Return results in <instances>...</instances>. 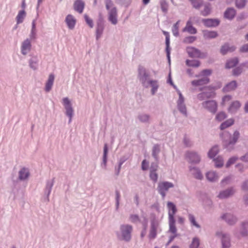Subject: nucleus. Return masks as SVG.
Returning <instances> with one entry per match:
<instances>
[{"mask_svg":"<svg viewBox=\"0 0 248 248\" xmlns=\"http://www.w3.org/2000/svg\"><path fill=\"white\" fill-rule=\"evenodd\" d=\"M219 137L222 141L223 148L231 152L234 149V145L240 137V133L236 130L232 135L229 132L225 131L219 134Z\"/></svg>","mask_w":248,"mask_h":248,"instance_id":"obj_1","label":"nucleus"},{"mask_svg":"<svg viewBox=\"0 0 248 248\" xmlns=\"http://www.w3.org/2000/svg\"><path fill=\"white\" fill-rule=\"evenodd\" d=\"M105 20L101 12L98 13V18L96 20V28L95 32V39L98 41L102 37L105 28Z\"/></svg>","mask_w":248,"mask_h":248,"instance_id":"obj_2","label":"nucleus"},{"mask_svg":"<svg viewBox=\"0 0 248 248\" xmlns=\"http://www.w3.org/2000/svg\"><path fill=\"white\" fill-rule=\"evenodd\" d=\"M186 52L188 57L191 58H197L205 59L207 58L208 53L206 52H202L199 49L195 46H188L186 47Z\"/></svg>","mask_w":248,"mask_h":248,"instance_id":"obj_3","label":"nucleus"},{"mask_svg":"<svg viewBox=\"0 0 248 248\" xmlns=\"http://www.w3.org/2000/svg\"><path fill=\"white\" fill-rule=\"evenodd\" d=\"M138 78L144 87L147 84L150 79V74L143 66L139 65L138 68Z\"/></svg>","mask_w":248,"mask_h":248,"instance_id":"obj_4","label":"nucleus"},{"mask_svg":"<svg viewBox=\"0 0 248 248\" xmlns=\"http://www.w3.org/2000/svg\"><path fill=\"white\" fill-rule=\"evenodd\" d=\"M62 104L65 109V114L68 117V124H70L74 114V110L70 99L66 97L62 99Z\"/></svg>","mask_w":248,"mask_h":248,"instance_id":"obj_5","label":"nucleus"},{"mask_svg":"<svg viewBox=\"0 0 248 248\" xmlns=\"http://www.w3.org/2000/svg\"><path fill=\"white\" fill-rule=\"evenodd\" d=\"M123 240L125 242H129L131 239V233L133 227L129 224H123L120 226Z\"/></svg>","mask_w":248,"mask_h":248,"instance_id":"obj_6","label":"nucleus"},{"mask_svg":"<svg viewBox=\"0 0 248 248\" xmlns=\"http://www.w3.org/2000/svg\"><path fill=\"white\" fill-rule=\"evenodd\" d=\"M202 107L209 112L215 114L217 112L218 104L215 100H207L203 101L202 103Z\"/></svg>","mask_w":248,"mask_h":248,"instance_id":"obj_7","label":"nucleus"},{"mask_svg":"<svg viewBox=\"0 0 248 248\" xmlns=\"http://www.w3.org/2000/svg\"><path fill=\"white\" fill-rule=\"evenodd\" d=\"M174 187L172 183L169 181L160 182L158 184L157 190L158 193L164 198L166 195V192L170 188Z\"/></svg>","mask_w":248,"mask_h":248,"instance_id":"obj_8","label":"nucleus"},{"mask_svg":"<svg viewBox=\"0 0 248 248\" xmlns=\"http://www.w3.org/2000/svg\"><path fill=\"white\" fill-rule=\"evenodd\" d=\"M202 22L206 28H214L220 24V20L217 18H202Z\"/></svg>","mask_w":248,"mask_h":248,"instance_id":"obj_9","label":"nucleus"},{"mask_svg":"<svg viewBox=\"0 0 248 248\" xmlns=\"http://www.w3.org/2000/svg\"><path fill=\"white\" fill-rule=\"evenodd\" d=\"M186 155V157L189 160V163L190 164H197L201 162V156L196 152L187 151Z\"/></svg>","mask_w":248,"mask_h":248,"instance_id":"obj_10","label":"nucleus"},{"mask_svg":"<svg viewBox=\"0 0 248 248\" xmlns=\"http://www.w3.org/2000/svg\"><path fill=\"white\" fill-rule=\"evenodd\" d=\"M55 178L51 180H47L46 182V185L44 191V201L48 202L49 201V195L51 193L52 188L54 185Z\"/></svg>","mask_w":248,"mask_h":248,"instance_id":"obj_11","label":"nucleus"},{"mask_svg":"<svg viewBox=\"0 0 248 248\" xmlns=\"http://www.w3.org/2000/svg\"><path fill=\"white\" fill-rule=\"evenodd\" d=\"M108 21L112 25H115L118 23L117 9L116 7H112L108 13Z\"/></svg>","mask_w":248,"mask_h":248,"instance_id":"obj_12","label":"nucleus"},{"mask_svg":"<svg viewBox=\"0 0 248 248\" xmlns=\"http://www.w3.org/2000/svg\"><path fill=\"white\" fill-rule=\"evenodd\" d=\"M236 47L232 45L230 46L229 43L226 42L220 47L219 52L221 55L225 56L228 53H232L235 51Z\"/></svg>","mask_w":248,"mask_h":248,"instance_id":"obj_13","label":"nucleus"},{"mask_svg":"<svg viewBox=\"0 0 248 248\" xmlns=\"http://www.w3.org/2000/svg\"><path fill=\"white\" fill-rule=\"evenodd\" d=\"M237 14L236 10L232 7L227 8L223 13V17L229 20H232Z\"/></svg>","mask_w":248,"mask_h":248,"instance_id":"obj_14","label":"nucleus"},{"mask_svg":"<svg viewBox=\"0 0 248 248\" xmlns=\"http://www.w3.org/2000/svg\"><path fill=\"white\" fill-rule=\"evenodd\" d=\"M234 193V188L232 186L220 191L217 195V197L220 199H227L232 196Z\"/></svg>","mask_w":248,"mask_h":248,"instance_id":"obj_15","label":"nucleus"},{"mask_svg":"<svg viewBox=\"0 0 248 248\" xmlns=\"http://www.w3.org/2000/svg\"><path fill=\"white\" fill-rule=\"evenodd\" d=\"M109 151L108 145V143H105L103 147V152L102 156V162L101 166L103 168L106 169L107 166V162L108 160V154Z\"/></svg>","mask_w":248,"mask_h":248,"instance_id":"obj_16","label":"nucleus"},{"mask_svg":"<svg viewBox=\"0 0 248 248\" xmlns=\"http://www.w3.org/2000/svg\"><path fill=\"white\" fill-rule=\"evenodd\" d=\"M182 31L187 32L192 34H195L197 33V29L193 26L191 18L187 21L186 26L182 29Z\"/></svg>","mask_w":248,"mask_h":248,"instance_id":"obj_17","label":"nucleus"},{"mask_svg":"<svg viewBox=\"0 0 248 248\" xmlns=\"http://www.w3.org/2000/svg\"><path fill=\"white\" fill-rule=\"evenodd\" d=\"M238 87V83L236 80H233L227 83L222 88L223 93H228L234 91Z\"/></svg>","mask_w":248,"mask_h":248,"instance_id":"obj_18","label":"nucleus"},{"mask_svg":"<svg viewBox=\"0 0 248 248\" xmlns=\"http://www.w3.org/2000/svg\"><path fill=\"white\" fill-rule=\"evenodd\" d=\"M149 86L152 88L151 90L152 95H155L159 88L158 81L153 79L149 80L147 84L144 87V88H148Z\"/></svg>","mask_w":248,"mask_h":248,"instance_id":"obj_19","label":"nucleus"},{"mask_svg":"<svg viewBox=\"0 0 248 248\" xmlns=\"http://www.w3.org/2000/svg\"><path fill=\"white\" fill-rule=\"evenodd\" d=\"M239 62V59L238 57H235L228 59L225 64V68L226 69H230L236 66Z\"/></svg>","mask_w":248,"mask_h":248,"instance_id":"obj_20","label":"nucleus"},{"mask_svg":"<svg viewBox=\"0 0 248 248\" xmlns=\"http://www.w3.org/2000/svg\"><path fill=\"white\" fill-rule=\"evenodd\" d=\"M65 22L70 30L74 29L77 23V19L71 14H68L65 17Z\"/></svg>","mask_w":248,"mask_h":248,"instance_id":"obj_21","label":"nucleus"},{"mask_svg":"<svg viewBox=\"0 0 248 248\" xmlns=\"http://www.w3.org/2000/svg\"><path fill=\"white\" fill-rule=\"evenodd\" d=\"M30 175L29 169L26 167H23L18 172V179L19 181H24L27 180Z\"/></svg>","mask_w":248,"mask_h":248,"instance_id":"obj_22","label":"nucleus"},{"mask_svg":"<svg viewBox=\"0 0 248 248\" xmlns=\"http://www.w3.org/2000/svg\"><path fill=\"white\" fill-rule=\"evenodd\" d=\"M203 37L205 39H212L217 38L219 34L217 31L204 30L202 31Z\"/></svg>","mask_w":248,"mask_h":248,"instance_id":"obj_23","label":"nucleus"},{"mask_svg":"<svg viewBox=\"0 0 248 248\" xmlns=\"http://www.w3.org/2000/svg\"><path fill=\"white\" fill-rule=\"evenodd\" d=\"M210 81V79L208 77H203L202 78L195 79L191 81V85L194 87H198L203 85H206L208 84Z\"/></svg>","mask_w":248,"mask_h":248,"instance_id":"obj_24","label":"nucleus"},{"mask_svg":"<svg viewBox=\"0 0 248 248\" xmlns=\"http://www.w3.org/2000/svg\"><path fill=\"white\" fill-rule=\"evenodd\" d=\"M85 6V3L82 0H76L73 4L74 10L79 14L83 12Z\"/></svg>","mask_w":248,"mask_h":248,"instance_id":"obj_25","label":"nucleus"},{"mask_svg":"<svg viewBox=\"0 0 248 248\" xmlns=\"http://www.w3.org/2000/svg\"><path fill=\"white\" fill-rule=\"evenodd\" d=\"M55 79V76L53 74H50L48 78L45 83V91L48 93L49 92L52 88Z\"/></svg>","mask_w":248,"mask_h":248,"instance_id":"obj_26","label":"nucleus"},{"mask_svg":"<svg viewBox=\"0 0 248 248\" xmlns=\"http://www.w3.org/2000/svg\"><path fill=\"white\" fill-rule=\"evenodd\" d=\"M205 177L206 179L210 182L215 183L218 181V175L216 171H209L206 172Z\"/></svg>","mask_w":248,"mask_h":248,"instance_id":"obj_27","label":"nucleus"},{"mask_svg":"<svg viewBox=\"0 0 248 248\" xmlns=\"http://www.w3.org/2000/svg\"><path fill=\"white\" fill-rule=\"evenodd\" d=\"M219 145L215 144L208 151L207 156L210 159L216 158V156L219 153Z\"/></svg>","mask_w":248,"mask_h":248,"instance_id":"obj_28","label":"nucleus"},{"mask_svg":"<svg viewBox=\"0 0 248 248\" xmlns=\"http://www.w3.org/2000/svg\"><path fill=\"white\" fill-rule=\"evenodd\" d=\"M189 170L190 171L194 170L195 171L192 173L194 177L199 180H202L203 179V176L200 169L195 166H189Z\"/></svg>","mask_w":248,"mask_h":248,"instance_id":"obj_29","label":"nucleus"},{"mask_svg":"<svg viewBox=\"0 0 248 248\" xmlns=\"http://www.w3.org/2000/svg\"><path fill=\"white\" fill-rule=\"evenodd\" d=\"M31 47V44L29 39H26L22 44L21 49V53L25 55L27 54V50L30 51Z\"/></svg>","mask_w":248,"mask_h":248,"instance_id":"obj_30","label":"nucleus"},{"mask_svg":"<svg viewBox=\"0 0 248 248\" xmlns=\"http://www.w3.org/2000/svg\"><path fill=\"white\" fill-rule=\"evenodd\" d=\"M160 151V145L158 143L155 144L152 148V155L157 162H158L159 160L158 154Z\"/></svg>","mask_w":248,"mask_h":248,"instance_id":"obj_31","label":"nucleus"},{"mask_svg":"<svg viewBox=\"0 0 248 248\" xmlns=\"http://www.w3.org/2000/svg\"><path fill=\"white\" fill-rule=\"evenodd\" d=\"M234 124V119L233 118H230L226 120V121L222 122L220 126L219 129L221 130H223L227 128H228Z\"/></svg>","mask_w":248,"mask_h":248,"instance_id":"obj_32","label":"nucleus"},{"mask_svg":"<svg viewBox=\"0 0 248 248\" xmlns=\"http://www.w3.org/2000/svg\"><path fill=\"white\" fill-rule=\"evenodd\" d=\"M221 241L222 248H229L231 247L230 238L229 234H223Z\"/></svg>","mask_w":248,"mask_h":248,"instance_id":"obj_33","label":"nucleus"},{"mask_svg":"<svg viewBox=\"0 0 248 248\" xmlns=\"http://www.w3.org/2000/svg\"><path fill=\"white\" fill-rule=\"evenodd\" d=\"M185 62L186 66L195 68L199 67L201 63L199 60L196 59H186Z\"/></svg>","mask_w":248,"mask_h":248,"instance_id":"obj_34","label":"nucleus"},{"mask_svg":"<svg viewBox=\"0 0 248 248\" xmlns=\"http://www.w3.org/2000/svg\"><path fill=\"white\" fill-rule=\"evenodd\" d=\"M38 58L37 56H32L29 61V66L33 70L37 69Z\"/></svg>","mask_w":248,"mask_h":248,"instance_id":"obj_35","label":"nucleus"},{"mask_svg":"<svg viewBox=\"0 0 248 248\" xmlns=\"http://www.w3.org/2000/svg\"><path fill=\"white\" fill-rule=\"evenodd\" d=\"M26 16V12L25 10H20L16 16V21L17 24H19L23 22V20Z\"/></svg>","mask_w":248,"mask_h":248,"instance_id":"obj_36","label":"nucleus"},{"mask_svg":"<svg viewBox=\"0 0 248 248\" xmlns=\"http://www.w3.org/2000/svg\"><path fill=\"white\" fill-rule=\"evenodd\" d=\"M167 207L168 208V214L175 215L177 212V209L176 205L172 202H168L167 203Z\"/></svg>","mask_w":248,"mask_h":248,"instance_id":"obj_37","label":"nucleus"},{"mask_svg":"<svg viewBox=\"0 0 248 248\" xmlns=\"http://www.w3.org/2000/svg\"><path fill=\"white\" fill-rule=\"evenodd\" d=\"M240 233L243 237H247L248 235V222L242 223Z\"/></svg>","mask_w":248,"mask_h":248,"instance_id":"obj_38","label":"nucleus"},{"mask_svg":"<svg viewBox=\"0 0 248 248\" xmlns=\"http://www.w3.org/2000/svg\"><path fill=\"white\" fill-rule=\"evenodd\" d=\"M213 160L215 163V167L216 168L219 169L223 166L224 160L221 156L218 155L217 157L214 158Z\"/></svg>","mask_w":248,"mask_h":248,"instance_id":"obj_39","label":"nucleus"},{"mask_svg":"<svg viewBox=\"0 0 248 248\" xmlns=\"http://www.w3.org/2000/svg\"><path fill=\"white\" fill-rule=\"evenodd\" d=\"M196 196L198 198L199 201L202 202L209 197L208 194L206 192L202 191H197Z\"/></svg>","mask_w":248,"mask_h":248,"instance_id":"obj_40","label":"nucleus"},{"mask_svg":"<svg viewBox=\"0 0 248 248\" xmlns=\"http://www.w3.org/2000/svg\"><path fill=\"white\" fill-rule=\"evenodd\" d=\"M243 67L241 64L238 66L234 67L232 70V75L234 77L239 76L243 72Z\"/></svg>","mask_w":248,"mask_h":248,"instance_id":"obj_41","label":"nucleus"},{"mask_svg":"<svg viewBox=\"0 0 248 248\" xmlns=\"http://www.w3.org/2000/svg\"><path fill=\"white\" fill-rule=\"evenodd\" d=\"M142 224V230L140 233V237L143 238L146 235V231L148 227V219L146 217H144L143 221Z\"/></svg>","mask_w":248,"mask_h":248,"instance_id":"obj_42","label":"nucleus"},{"mask_svg":"<svg viewBox=\"0 0 248 248\" xmlns=\"http://www.w3.org/2000/svg\"><path fill=\"white\" fill-rule=\"evenodd\" d=\"M241 106V104L240 101L237 100L232 101L229 106L228 110L229 112H230L232 109H238L240 108Z\"/></svg>","mask_w":248,"mask_h":248,"instance_id":"obj_43","label":"nucleus"},{"mask_svg":"<svg viewBox=\"0 0 248 248\" xmlns=\"http://www.w3.org/2000/svg\"><path fill=\"white\" fill-rule=\"evenodd\" d=\"M227 117V115L226 113L223 111H219L217 113L215 117V119L218 122H220L222 121L223 120L225 119Z\"/></svg>","mask_w":248,"mask_h":248,"instance_id":"obj_44","label":"nucleus"},{"mask_svg":"<svg viewBox=\"0 0 248 248\" xmlns=\"http://www.w3.org/2000/svg\"><path fill=\"white\" fill-rule=\"evenodd\" d=\"M197 39V37L196 36H188L183 39L182 42L185 44H191L194 42Z\"/></svg>","mask_w":248,"mask_h":248,"instance_id":"obj_45","label":"nucleus"},{"mask_svg":"<svg viewBox=\"0 0 248 248\" xmlns=\"http://www.w3.org/2000/svg\"><path fill=\"white\" fill-rule=\"evenodd\" d=\"M180 22V20H178L172 27L171 31L173 35L175 37H178L179 35V26Z\"/></svg>","mask_w":248,"mask_h":248,"instance_id":"obj_46","label":"nucleus"},{"mask_svg":"<svg viewBox=\"0 0 248 248\" xmlns=\"http://www.w3.org/2000/svg\"><path fill=\"white\" fill-rule=\"evenodd\" d=\"M158 226V223L156 219L155 215L152 214L151 215L150 229L157 230Z\"/></svg>","mask_w":248,"mask_h":248,"instance_id":"obj_47","label":"nucleus"},{"mask_svg":"<svg viewBox=\"0 0 248 248\" xmlns=\"http://www.w3.org/2000/svg\"><path fill=\"white\" fill-rule=\"evenodd\" d=\"M247 3V0H235V7L238 9L244 8Z\"/></svg>","mask_w":248,"mask_h":248,"instance_id":"obj_48","label":"nucleus"},{"mask_svg":"<svg viewBox=\"0 0 248 248\" xmlns=\"http://www.w3.org/2000/svg\"><path fill=\"white\" fill-rule=\"evenodd\" d=\"M189 220L191 225L196 227L197 228H200V225L196 221L195 216L191 214L188 215Z\"/></svg>","mask_w":248,"mask_h":248,"instance_id":"obj_49","label":"nucleus"},{"mask_svg":"<svg viewBox=\"0 0 248 248\" xmlns=\"http://www.w3.org/2000/svg\"><path fill=\"white\" fill-rule=\"evenodd\" d=\"M138 118L140 122L146 123L149 122L150 116L147 114H141L138 115Z\"/></svg>","mask_w":248,"mask_h":248,"instance_id":"obj_50","label":"nucleus"},{"mask_svg":"<svg viewBox=\"0 0 248 248\" xmlns=\"http://www.w3.org/2000/svg\"><path fill=\"white\" fill-rule=\"evenodd\" d=\"M238 159V157L237 156H232L229 158L227 162L225 164V167L226 168H229L230 166L233 164H234L235 162Z\"/></svg>","mask_w":248,"mask_h":248,"instance_id":"obj_51","label":"nucleus"},{"mask_svg":"<svg viewBox=\"0 0 248 248\" xmlns=\"http://www.w3.org/2000/svg\"><path fill=\"white\" fill-rule=\"evenodd\" d=\"M200 245V239L197 237H194L193 238L191 243L189 245V248H199Z\"/></svg>","mask_w":248,"mask_h":248,"instance_id":"obj_52","label":"nucleus"},{"mask_svg":"<svg viewBox=\"0 0 248 248\" xmlns=\"http://www.w3.org/2000/svg\"><path fill=\"white\" fill-rule=\"evenodd\" d=\"M192 6L196 9H199L202 6L203 3L202 0H188Z\"/></svg>","mask_w":248,"mask_h":248,"instance_id":"obj_53","label":"nucleus"},{"mask_svg":"<svg viewBox=\"0 0 248 248\" xmlns=\"http://www.w3.org/2000/svg\"><path fill=\"white\" fill-rule=\"evenodd\" d=\"M177 108L178 110L181 112L182 114H183L185 117H187V112L186 109V105L184 104H180L177 105Z\"/></svg>","mask_w":248,"mask_h":248,"instance_id":"obj_54","label":"nucleus"},{"mask_svg":"<svg viewBox=\"0 0 248 248\" xmlns=\"http://www.w3.org/2000/svg\"><path fill=\"white\" fill-rule=\"evenodd\" d=\"M115 192V210L118 211L120 205L121 194L120 191L116 189Z\"/></svg>","mask_w":248,"mask_h":248,"instance_id":"obj_55","label":"nucleus"},{"mask_svg":"<svg viewBox=\"0 0 248 248\" xmlns=\"http://www.w3.org/2000/svg\"><path fill=\"white\" fill-rule=\"evenodd\" d=\"M84 19L85 20V21L86 23V24L90 28H93L94 26V23L93 20L90 17V16L84 14Z\"/></svg>","mask_w":248,"mask_h":248,"instance_id":"obj_56","label":"nucleus"},{"mask_svg":"<svg viewBox=\"0 0 248 248\" xmlns=\"http://www.w3.org/2000/svg\"><path fill=\"white\" fill-rule=\"evenodd\" d=\"M160 7L162 11L166 13L168 11V4L166 0H161L160 1Z\"/></svg>","mask_w":248,"mask_h":248,"instance_id":"obj_57","label":"nucleus"},{"mask_svg":"<svg viewBox=\"0 0 248 248\" xmlns=\"http://www.w3.org/2000/svg\"><path fill=\"white\" fill-rule=\"evenodd\" d=\"M213 73V70L211 69H204L200 72V76L204 77H207L210 76Z\"/></svg>","mask_w":248,"mask_h":248,"instance_id":"obj_58","label":"nucleus"},{"mask_svg":"<svg viewBox=\"0 0 248 248\" xmlns=\"http://www.w3.org/2000/svg\"><path fill=\"white\" fill-rule=\"evenodd\" d=\"M169 232L172 234V235H176L177 236H179V234L177 233V229L175 224L169 225Z\"/></svg>","mask_w":248,"mask_h":248,"instance_id":"obj_59","label":"nucleus"},{"mask_svg":"<svg viewBox=\"0 0 248 248\" xmlns=\"http://www.w3.org/2000/svg\"><path fill=\"white\" fill-rule=\"evenodd\" d=\"M129 219L131 222L136 223L138 222H140V219L139 216L137 214H131L130 215Z\"/></svg>","mask_w":248,"mask_h":248,"instance_id":"obj_60","label":"nucleus"},{"mask_svg":"<svg viewBox=\"0 0 248 248\" xmlns=\"http://www.w3.org/2000/svg\"><path fill=\"white\" fill-rule=\"evenodd\" d=\"M117 3L125 7H128L131 3L132 0H116Z\"/></svg>","mask_w":248,"mask_h":248,"instance_id":"obj_61","label":"nucleus"},{"mask_svg":"<svg viewBox=\"0 0 248 248\" xmlns=\"http://www.w3.org/2000/svg\"><path fill=\"white\" fill-rule=\"evenodd\" d=\"M167 83L172 86L173 88H176V86L173 82L170 71L167 77Z\"/></svg>","mask_w":248,"mask_h":248,"instance_id":"obj_62","label":"nucleus"},{"mask_svg":"<svg viewBox=\"0 0 248 248\" xmlns=\"http://www.w3.org/2000/svg\"><path fill=\"white\" fill-rule=\"evenodd\" d=\"M149 177L154 183L157 181L158 175L156 172H150Z\"/></svg>","mask_w":248,"mask_h":248,"instance_id":"obj_63","label":"nucleus"},{"mask_svg":"<svg viewBox=\"0 0 248 248\" xmlns=\"http://www.w3.org/2000/svg\"><path fill=\"white\" fill-rule=\"evenodd\" d=\"M158 168V162H152L150 167V172H156Z\"/></svg>","mask_w":248,"mask_h":248,"instance_id":"obj_64","label":"nucleus"}]
</instances>
